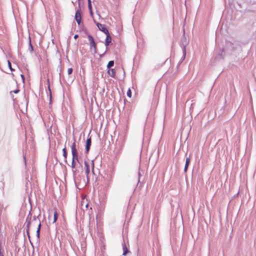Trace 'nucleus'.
<instances>
[{"mask_svg": "<svg viewBox=\"0 0 256 256\" xmlns=\"http://www.w3.org/2000/svg\"><path fill=\"white\" fill-rule=\"evenodd\" d=\"M122 250H123V254L122 255L126 256L128 253L129 252V250H128L124 242L122 244Z\"/></svg>", "mask_w": 256, "mask_h": 256, "instance_id": "obj_10", "label": "nucleus"}, {"mask_svg": "<svg viewBox=\"0 0 256 256\" xmlns=\"http://www.w3.org/2000/svg\"><path fill=\"white\" fill-rule=\"evenodd\" d=\"M74 139V142L71 145L72 160H76L78 162V153L76 148V144Z\"/></svg>", "mask_w": 256, "mask_h": 256, "instance_id": "obj_1", "label": "nucleus"}, {"mask_svg": "<svg viewBox=\"0 0 256 256\" xmlns=\"http://www.w3.org/2000/svg\"><path fill=\"white\" fill-rule=\"evenodd\" d=\"M92 144L91 138H90L86 140V153H88L90 150V147Z\"/></svg>", "mask_w": 256, "mask_h": 256, "instance_id": "obj_9", "label": "nucleus"}, {"mask_svg": "<svg viewBox=\"0 0 256 256\" xmlns=\"http://www.w3.org/2000/svg\"><path fill=\"white\" fill-rule=\"evenodd\" d=\"M78 34H76L74 36V39H76L78 38Z\"/></svg>", "mask_w": 256, "mask_h": 256, "instance_id": "obj_30", "label": "nucleus"}, {"mask_svg": "<svg viewBox=\"0 0 256 256\" xmlns=\"http://www.w3.org/2000/svg\"><path fill=\"white\" fill-rule=\"evenodd\" d=\"M28 50L30 52L34 50V48L31 43V38L30 36H29Z\"/></svg>", "mask_w": 256, "mask_h": 256, "instance_id": "obj_15", "label": "nucleus"}, {"mask_svg": "<svg viewBox=\"0 0 256 256\" xmlns=\"http://www.w3.org/2000/svg\"><path fill=\"white\" fill-rule=\"evenodd\" d=\"M8 68H10V70H11V71H14V69H13V68H12V64H11L9 60H8Z\"/></svg>", "mask_w": 256, "mask_h": 256, "instance_id": "obj_19", "label": "nucleus"}, {"mask_svg": "<svg viewBox=\"0 0 256 256\" xmlns=\"http://www.w3.org/2000/svg\"><path fill=\"white\" fill-rule=\"evenodd\" d=\"M88 10H90V14L91 16H93V12H92V8L90 9H88Z\"/></svg>", "mask_w": 256, "mask_h": 256, "instance_id": "obj_27", "label": "nucleus"}, {"mask_svg": "<svg viewBox=\"0 0 256 256\" xmlns=\"http://www.w3.org/2000/svg\"><path fill=\"white\" fill-rule=\"evenodd\" d=\"M183 40L182 41V45L183 46L182 47V52H183V57H184V58H185V56H186V46L188 44V42H187V41H186V38L185 37V36L184 35L183 36Z\"/></svg>", "mask_w": 256, "mask_h": 256, "instance_id": "obj_7", "label": "nucleus"}, {"mask_svg": "<svg viewBox=\"0 0 256 256\" xmlns=\"http://www.w3.org/2000/svg\"><path fill=\"white\" fill-rule=\"evenodd\" d=\"M81 19H82V16H81L80 10H78L76 11V12L75 14V20L76 21V22L78 25H80V24L81 23Z\"/></svg>", "mask_w": 256, "mask_h": 256, "instance_id": "obj_8", "label": "nucleus"}, {"mask_svg": "<svg viewBox=\"0 0 256 256\" xmlns=\"http://www.w3.org/2000/svg\"><path fill=\"white\" fill-rule=\"evenodd\" d=\"M74 176L76 174V171L73 172Z\"/></svg>", "mask_w": 256, "mask_h": 256, "instance_id": "obj_32", "label": "nucleus"}, {"mask_svg": "<svg viewBox=\"0 0 256 256\" xmlns=\"http://www.w3.org/2000/svg\"><path fill=\"white\" fill-rule=\"evenodd\" d=\"M40 228H41V223L40 222L38 225L37 230H36V236L38 238H40Z\"/></svg>", "mask_w": 256, "mask_h": 256, "instance_id": "obj_14", "label": "nucleus"}, {"mask_svg": "<svg viewBox=\"0 0 256 256\" xmlns=\"http://www.w3.org/2000/svg\"><path fill=\"white\" fill-rule=\"evenodd\" d=\"M84 165L86 168V175H88L90 172L89 163L86 161H84Z\"/></svg>", "mask_w": 256, "mask_h": 256, "instance_id": "obj_12", "label": "nucleus"}, {"mask_svg": "<svg viewBox=\"0 0 256 256\" xmlns=\"http://www.w3.org/2000/svg\"><path fill=\"white\" fill-rule=\"evenodd\" d=\"M20 90L18 89L16 90L13 91V92L14 94H18Z\"/></svg>", "mask_w": 256, "mask_h": 256, "instance_id": "obj_28", "label": "nucleus"}, {"mask_svg": "<svg viewBox=\"0 0 256 256\" xmlns=\"http://www.w3.org/2000/svg\"><path fill=\"white\" fill-rule=\"evenodd\" d=\"M0 256H4L2 251H0Z\"/></svg>", "mask_w": 256, "mask_h": 256, "instance_id": "obj_31", "label": "nucleus"}, {"mask_svg": "<svg viewBox=\"0 0 256 256\" xmlns=\"http://www.w3.org/2000/svg\"><path fill=\"white\" fill-rule=\"evenodd\" d=\"M88 38L90 42V48H93L94 52L96 53V46L94 38L91 35H88Z\"/></svg>", "mask_w": 256, "mask_h": 256, "instance_id": "obj_3", "label": "nucleus"}, {"mask_svg": "<svg viewBox=\"0 0 256 256\" xmlns=\"http://www.w3.org/2000/svg\"><path fill=\"white\" fill-rule=\"evenodd\" d=\"M226 48L227 50L234 51L236 49L234 44L230 41H226Z\"/></svg>", "mask_w": 256, "mask_h": 256, "instance_id": "obj_6", "label": "nucleus"}, {"mask_svg": "<svg viewBox=\"0 0 256 256\" xmlns=\"http://www.w3.org/2000/svg\"><path fill=\"white\" fill-rule=\"evenodd\" d=\"M106 34V38L105 40V45L106 46V50L102 54L100 55V58L102 57L105 54L106 52L108 50L107 46L109 45V44L112 42V38L110 37L109 32H108V34Z\"/></svg>", "mask_w": 256, "mask_h": 256, "instance_id": "obj_2", "label": "nucleus"}, {"mask_svg": "<svg viewBox=\"0 0 256 256\" xmlns=\"http://www.w3.org/2000/svg\"><path fill=\"white\" fill-rule=\"evenodd\" d=\"M188 165H189V164L186 163L184 168V172H187Z\"/></svg>", "mask_w": 256, "mask_h": 256, "instance_id": "obj_22", "label": "nucleus"}, {"mask_svg": "<svg viewBox=\"0 0 256 256\" xmlns=\"http://www.w3.org/2000/svg\"><path fill=\"white\" fill-rule=\"evenodd\" d=\"M190 162V158H186V163L189 164Z\"/></svg>", "mask_w": 256, "mask_h": 256, "instance_id": "obj_25", "label": "nucleus"}, {"mask_svg": "<svg viewBox=\"0 0 256 256\" xmlns=\"http://www.w3.org/2000/svg\"><path fill=\"white\" fill-rule=\"evenodd\" d=\"M112 180V176H110V181H111V180Z\"/></svg>", "mask_w": 256, "mask_h": 256, "instance_id": "obj_33", "label": "nucleus"}, {"mask_svg": "<svg viewBox=\"0 0 256 256\" xmlns=\"http://www.w3.org/2000/svg\"><path fill=\"white\" fill-rule=\"evenodd\" d=\"M72 71H73V70L72 68H68V74H72Z\"/></svg>", "mask_w": 256, "mask_h": 256, "instance_id": "obj_23", "label": "nucleus"}, {"mask_svg": "<svg viewBox=\"0 0 256 256\" xmlns=\"http://www.w3.org/2000/svg\"><path fill=\"white\" fill-rule=\"evenodd\" d=\"M47 81H48V88L50 94H51V90H50V84H49L50 82H49L48 78L47 79Z\"/></svg>", "mask_w": 256, "mask_h": 256, "instance_id": "obj_24", "label": "nucleus"}, {"mask_svg": "<svg viewBox=\"0 0 256 256\" xmlns=\"http://www.w3.org/2000/svg\"><path fill=\"white\" fill-rule=\"evenodd\" d=\"M127 96L129 98H131L132 97V92H131V90L130 88H129L127 92Z\"/></svg>", "mask_w": 256, "mask_h": 256, "instance_id": "obj_18", "label": "nucleus"}, {"mask_svg": "<svg viewBox=\"0 0 256 256\" xmlns=\"http://www.w3.org/2000/svg\"><path fill=\"white\" fill-rule=\"evenodd\" d=\"M114 66V61L110 60L108 64L107 68H108V69H109L110 68Z\"/></svg>", "mask_w": 256, "mask_h": 256, "instance_id": "obj_16", "label": "nucleus"}, {"mask_svg": "<svg viewBox=\"0 0 256 256\" xmlns=\"http://www.w3.org/2000/svg\"><path fill=\"white\" fill-rule=\"evenodd\" d=\"M94 22L96 24V25L100 30L102 32L105 34H108V30L104 24L96 22L94 20Z\"/></svg>", "mask_w": 256, "mask_h": 256, "instance_id": "obj_4", "label": "nucleus"}, {"mask_svg": "<svg viewBox=\"0 0 256 256\" xmlns=\"http://www.w3.org/2000/svg\"><path fill=\"white\" fill-rule=\"evenodd\" d=\"M24 162H25V164H26V158L24 157Z\"/></svg>", "mask_w": 256, "mask_h": 256, "instance_id": "obj_34", "label": "nucleus"}, {"mask_svg": "<svg viewBox=\"0 0 256 256\" xmlns=\"http://www.w3.org/2000/svg\"><path fill=\"white\" fill-rule=\"evenodd\" d=\"M31 218H32V214L30 212H29L28 215V216L26 218V228H27L26 232H27L28 236L29 238H30V235H29L28 230H29V228L30 225Z\"/></svg>", "mask_w": 256, "mask_h": 256, "instance_id": "obj_5", "label": "nucleus"}, {"mask_svg": "<svg viewBox=\"0 0 256 256\" xmlns=\"http://www.w3.org/2000/svg\"><path fill=\"white\" fill-rule=\"evenodd\" d=\"M58 214L57 212L56 211H55L54 212V220L52 222L53 223H54L56 222V221L58 220Z\"/></svg>", "mask_w": 256, "mask_h": 256, "instance_id": "obj_17", "label": "nucleus"}, {"mask_svg": "<svg viewBox=\"0 0 256 256\" xmlns=\"http://www.w3.org/2000/svg\"><path fill=\"white\" fill-rule=\"evenodd\" d=\"M108 74L112 78H115L116 76V72L114 69V68H109L108 70Z\"/></svg>", "mask_w": 256, "mask_h": 256, "instance_id": "obj_11", "label": "nucleus"}, {"mask_svg": "<svg viewBox=\"0 0 256 256\" xmlns=\"http://www.w3.org/2000/svg\"><path fill=\"white\" fill-rule=\"evenodd\" d=\"M62 152H63V156L64 157V162L66 163H67V160H66V158H67V152H66V148L64 147L63 149H62Z\"/></svg>", "mask_w": 256, "mask_h": 256, "instance_id": "obj_13", "label": "nucleus"}, {"mask_svg": "<svg viewBox=\"0 0 256 256\" xmlns=\"http://www.w3.org/2000/svg\"><path fill=\"white\" fill-rule=\"evenodd\" d=\"M88 9H90L92 8V7L91 0H88Z\"/></svg>", "mask_w": 256, "mask_h": 256, "instance_id": "obj_20", "label": "nucleus"}, {"mask_svg": "<svg viewBox=\"0 0 256 256\" xmlns=\"http://www.w3.org/2000/svg\"><path fill=\"white\" fill-rule=\"evenodd\" d=\"M76 167V162H75V160H72V168H75Z\"/></svg>", "mask_w": 256, "mask_h": 256, "instance_id": "obj_21", "label": "nucleus"}, {"mask_svg": "<svg viewBox=\"0 0 256 256\" xmlns=\"http://www.w3.org/2000/svg\"><path fill=\"white\" fill-rule=\"evenodd\" d=\"M20 76H21V78H22V80L23 82H24V75L22 74H20Z\"/></svg>", "mask_w": 256, "mask_h": 256, "instance_id": "obj_26", "label": "nucleus"}, {"mask_svg": "<svg viewBox=\"0 0 256 256\" xmlns=\"http://www.w3.org/2000/svg\"><path fill=\"white\" fill-rule=\"evenodd\" d=\"M38 216H34L33 217V220H36L37 219H38Z\"/></svg>", "mask_w": 256, "mask_h": 256, "instance_id": "obj_29", "label": "nucleus"}]
</instances>
